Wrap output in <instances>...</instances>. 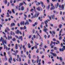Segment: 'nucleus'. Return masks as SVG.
I'll return each mask as SVG.
<instances>
[{
    "instance_id": "obj_1",
    "label": "nucleus",
    "mask_w": 65,
    "mask_h": 65,
    "mask_svg": "<svg viewBox=\"0 0 65 65\" xmlns=\"http://www.w3.org/2000/svg\"><path fill=\"white\" fill-rule=\"evenodd\" d=\"M1 39H0V40L1 41H2V43H3V45H4V49H5V48H6V45L5 44H4V43H5L6 44L7 43V42H6V41L4 40V39H3V38H2V37H1Z\"/></svg>"
},
{
    "instance_id": "obj_2",
    "label": "nucleus",
    "mask_w": 65,
    "mask_h": 65,
    "mask_svg": "<svg viewBox=\"0 0 65 65\" xmlns=\"http://www.w3.org/2000/svg\"><path fill=\"white\" fill-rule=\"evenodd\" d=\"M38 15H39V13H36L32 17V18H37Z\"/></svg>"
},
{
    "instance_id": "obj_3",
    "label": "nucleus",
    "mask_w": 65,
    "mask_h": 65,
    "mask_svg": "<svg viewBox=\"0 0 65 65\" xmlns=\"http://www.w3.org/2000/svg\"><path fill=\"white\" fill-rule=\"evenodd\" d=\"M47 17L48 18L50 19V20H51V18H52V19H54V18H55V15H51V17L49 16V15H48Z\"/></svg>"
},
{
    "instance_id": "obj_4",
    "label": "nucleus",
    "mask_w": 65,
    "mask_h": 65,
    "mask_svg": "<svg viewBox=\"0 0 65 65\" xmlns=\"http://www.w3.org/2000/svg\"><path fill=\"white\" fill-rule=\"evenodd\" d=\"M10 58L9 59V62L10 63H11V61H12V57L10 56Z\"/></svg>"
},
{
    "instance_id": "obj_5",
    "label": "nucleus",
    "mask_w": 65,
    "mask_h": 65,
    "mask_svg": "<svg viewBox=\"0 0 65 65\" xmlns=\"http://www.w3.org/2000/svg\"><path fill=\"white\" fill-rule=\"evenodd\" d=\"M59 8H61L63 10H64V5H62L61 6H60V5L59 6Z\"/></svg>"
},
{
    "instance_id": "obj_6",
    "label": "nucleus",
    "mask_w": 65,
    "mask_h": 65,
    "mask_svg": "<svg viewBox=\"0 0 65 65\" xmlns=\"http://www.w3.org/2000/svg\"><path fill=\"white\" fill-rule=\"evenodd\" d=\"M50 54H52L54 57H57V54H56L55 53H54L52 52H51Z\"/></svg>"
},
{
    "instance_id": "obj_7",
    "label": "nucleus",
    "mask_w": 65,
    "mask_h": 65,
    "mask_svg": "<svg viewBox=\"0 0 65 65\" xmlns=\"http://www.w3.org/2000/svg\"><path fill=\"white\" fill-rule=\"evenodd\" d=\"M29 23L28 20H26V22L25 23V25H29Z\"/></svg>"
},
{
    "instance_id": "obj_8",
    "label": "nucleus",
    "mask_w": 65,
    "mask_h": 65,
    "mask_svg": "<svg viewBox=\"0 0 65 65\" xmlns=\"http://www.w3.org/2000/svg\"><path fill=\"white\" fill-rule=\"evenodd\" d=\"M17 59H16V60L17 61H19V59L20 58V56L19 55H17Z\"/></svg>"
},
{
    "instance_id": "obj_9",
    "label": "nucleus",
    "mask_w": 65,
    "mask_h": 65,
    "mask_svg": "<svg viewBox=\"0 0 65 65\" xmlns=\"http://www.w3.org/2000/svg\"><path fill=\"white\" fill-rule=\"evenodd\" d=\"M55 9V7H54V6H53L52 7H51L50 8V10H54Z\"/></svg>"
},
{
    "instance_id": "obj_10",
    "label": "nucleus",
    "mask_w": 65,
    "mask_h": 65,
    "mask_svg": "<svg viewBox=\"0 0 65 65\" xmlns=\"http://www.w3.org/2000/svg\"><path fill=\"white\" fill-rule=\"evenodd\" d=\"M41 7H38L37 8V10H38L39 11H40V8Z\"/></svg>"
},
{
    "instance_id": "obj_11",
    "label": "nucleus",
    "mask_w": 65,
    "mask_h": 65,
    "mask_svg": "<svg viewBox=\"0 0 65 65\" xmlns=\"http://www.w3.org/2000/svg\"><path fill=\"white\" fill-rule=\"evenodd\" d=\"M45 23L46 26L47 27H48V26L47 25V23H48V21H47V20H46V21H44Z\"/></svg>"
},
{
    "instance_id": "obj_12",
    "label": "nucleus",
    "mask_w": 65,
    "mask_h": 65,
    "mask_svg": "<svg viewBox=\"0 0 65 65\" xmlns=\"http://www.w3.org/2000/svg\"><path fill=\"white\" fill-rule=\"evenodd\" d=\"M19 32H20V31L18 29L17 30V31H15V33L17 34H19Z\"/></svg>"
},
{
    "instance_id": "obj_13",
    "label": "nucleus",
    "mask_w": 65,
    "mask_h": 65,
    "mask_svg": "<svg viewBox=\"0 0 65 65\" xmlns=\"http://www.w3.org/2000/svg\"><path fill=\"white\" fill-rule=\"evenodd\" d=\"M21 10L22 11H23L25 10V9H24V7L23 6H22L21 7Z\"/></svg>"
},
{
    "instance_id": "obj_14",
    "label": "nucleus",
    "mask_w": 65,
    "mask_h": 65,
    "mask_svg": "<svg viewBox=\"0 0 65 65\" xmlns=\"http://www.w3.org/2000/svg\"><path fill=\"white\" fill-rule=\"evenodd\" d=\"M25 24V22L24 21H22L20 23V24L21 25H24Z\"/></svg>"
},
{
    "instance_id": "obj_15",
    "label": "nucleus",
    "mask_w": 65,
    "mask_h": 65,
    "mask_svg": "<svg viewBox=\"0 0 65 65\" xmlns=\"http://www.w3.org/2000/svg\"><path fill=\"white\" fill-rule=\"evenodd\" d=\"M24 53H26V51H27V50L26 49V48H24Z\"/></svg>"
},
{
    "instance_id": "obj_16",
    "label": "nucleus",
    "mask_w": 65,
    "mask_h": 65,
    "mask_svg": "<svg viewBox=\"0 0 65 65\" xmlns=\"http://www.w3.org/2000/svg\"><path fill=\"white\" fill-rule=\"evenodd\" d=\"M15 48L16 50H17L18 48V44H17L15 46Z\"/></svg>"
},
{
    "instance_id": "obj_17",
    "label": "nucleus",
    "mask_w": 65,
    "mask_h": 65,
    "mask_svg": "<svg viewBox=\"0 0 65 65\" xmlns=\"http://www.w3.org/2000/svg\"><path fill=\"white\" fill-rule=\"evenodd\" d=\"M8 39H12V37L11 36H8Z\"/></svg>"
},
{
    "instance_id": "obj_18",
    "label": "nucleus",
    "mask_w": 65,
    "mask_h": 65,
    "mask_svg": "<svg viewBox=\"0 0 65 65\" xmlns=\"http://www.w3.org/2000/svg\"><path fill=\"white\" fill-rule=\"evenodd\" d=\"M38 61H39V57L38 56H37V63H38Z\"/></svg>"
},
{
    "instance_id": "obj_19",
    "label": "nucleus",
    "mask_w": 65,
    "mask_h": 65,
    "mask_svg": "<svg viewBox=\"0 0 65 65\" xmlns=\"http://www.w3.org/2000/svg\"><path fill=\"white\" fill-rule=\"evenodd\" d=\"M59 59L60 60V62H62L63 61V59L62 58L60 57L59 58Z\"/></svg>"
},
{
    "instance_id": "obj_20",
    "label": "nucleus",
    "mask_w": 65,
    "mask_h": 65,
    "mask_svg": "<svg viewBox=\"0 0 65 65\" xmlns=\"http://www.w3.org/2000/svg\"><path fill=\"white\" fill-rule=\"evenodd\" d=\"M23 5V3H20L19 4V7H21V6H22V5Z\"/></svg>"
},
{
    "instance_id": "obj_21",
    "label": "nucleus",
    "mask_w": 65,
    "mask_h": 65,
    "mask_svg": "<svg viewBox=\"0 0 65 65\" xmlns=\"http://www.w3.org/2000/svg\"><path fill=\"white\" fill-rule=\"evenodd\" d=\"M34 48H35L36 49H37V46L36 45H35V46H34Z\"/></svg>"
},
{
    "instance_id": "obj_22",
    "label": "nucleus",
    "mask_w": 65,
    "mask_h": 65,
    "mask_svg": "<svg viewBox=\"0 0 65 65\" xmlns=\"http://www.w3.org/2000/svg\"><path fill=\"white\" fill-rule=\"evenodd\" d=\"M12 40L13 41H15L16 40V39L15 38H13L12 39Z\"/></svg>"
},
{
    "instance_id": "obj_23",
    "label": "nucleus",
    "mask_w": 65,
    "mask_h": 65,
    "mask_svg": "<svg viewBox=\"0 0 65 65\" xmlns=\"http://www.w3.org/2000/svg\"><path fill=\"white\" fill-rule=\"evenodd\" d=\"M44 31L45 32H46V31H47V28H46L45 29H44Z\"/></svg>"
},
{
    "instance_id": "obj_24",
    "label": "nucleus",
    "mask_w": 65,
    "mask_h": 65,
    "mask_svg": "<svg viewBox=\"0 0 65 65\" xmlns=\"http://www.w3.org/2000/svg\"><path fill=\"white\" fill-rule=\"evenodd\" d=\"M50 5H48V6H47V9H50Z\"/></svg>"
},
{
    "instance_id": "obj_25",
    "label": "nucleus",
    "mask_w": 65,
    "mask_h": 65,
    "mask_svg": "<svg viewBox=\"0 0 65 65\" xmlns=\"http://www.w3.org/2000/svg\"><path fill=\"white\" fill-rule=\"evenodd\" d=\"M11 25L12 26H15V24L14 23H12L11 24Z\"/></svg>"
},
{
    "instance_id": "obj_26",
    "label": "nucleus",
    "mask_w": 65,
    "mask_h": 65,
    "mask_svg": "<svg viewBox=\"0 0 65 65\" xmlns=\"http://www.w3.org/2000/svg\"><path fill=\"white\" fill-rule=\"evenodd\" d=\"M23 38V37L22 36H20L19 37V38H18V39H22Z\"/></svg>"
},
{
    "instance_id": "obj_27",
    "label": "nucleus",
    "mask_w": 65,
    "mask_h": 65,
    "mask_svg": "<svg viewBox=\"0 0 65 65\" xmlns=\"http://www.w3.org/2000/svg\"><path fill=\"white\" fill-rule=\"evenodd\" d=\"M62 24H60L59 25V28H61L62 27Z\"/></svg>"
},
{
    "instance_id": "obj_28",
    "label": "nucleus",
    "mask_w": 65,
    "mask_h": 65,
    "mask_svg": "<svg viewBox=\"0 0 65 65\" xmlns=\"http://www.w3.org/2000/svg\"><path fill=\"white\" fill-rule=\"evenodd\" d=\"M7 14L8 15L6 16L7 17H9V13H8V12H7Z\"/></svg>"
},
{
    "instance_id": "obj_29",
    "label": "nucleus",
    "mask_w": 65,
    "mask_h": 65,
    "mask_svg": "<svg viewBox=\"0 0 65 65\" xmlns=\"http://www.w3.org/2000/svg\"><path fill=\"white\" fill-rule=\"evenodd\" d=\"M42 7H44L43 8L44 9V8H45V6H44V4H43V5H42Z\"/></svg>"
},
{
    "instance_id": "obj_30",
    "label": "nucleus",
    "mask_w": 65,
    "mask_h": 65,
    "mask_svg": "<svg viewBox=\"0 0 65 65\" xmlns=\"http://www.w3.org/2000/svg\"><path fill=\"white\" fill-rule=\"evenodd\" d=\"M12 12L13 13H15V11H14V9H12Z\"/></svg>"
},
{
    "instance_id": "obj_31",
    "label": "nucleus",
    "mask_w": 65,
    "mask_h": 65,
    "mask_svg": "<svg viewBox=\"0 0 65 65\" xmlns=\"http://www.w3.org/2000/svg\"><path fill=\"white\" fill-rule=\"evenodd\" d=\"M50 33H51V34H52V36H55V35H53V33H52V31H50Z\"/></svg>"
},
{
    "instance_id": "obj_32",
    "label": "nucleus",
    "mask_w": 65,
    "mask_h": 65,
    "mask_svg": "<svg viewBox=\"0 0 65 65\" xmlns=\"http://www.w3.org/2000/svg\"><path fill=\"white\" fill-rule=\"evenodd\" d=\"M15 52L16 54H17V53H19V51L18 50H16L15 51Z\"/></svg>"
},
{
    "instance_id": "obj_33",
    "label": "nucleus",
    "mask_w": 65,
    "mask_h": 65,
    "mask_svg": "<svg viewBox=\"0 0 65 65\" xmlns=\"http://www.w3.org/2000/svg\"><path fill=\"white\" fill-rule=\"evenodd\" d=\"M54 50H57V47H54Z\"/></svg>"
},
{
    "instance_id": "obj_34",
    "label": "nucleus",
    "mask_w": 65,
    "mask_h": 65,
    "mask_svg": "<svg viewBox=\"0 0 65 65\" xmlns=\"http://www.w3.org/2000/svg\"><path fill=\"white\" fill-rule=\"evenodd\" d=\"M4 56H5V57H6V53L4 52Z\"/></svg>"
},
{
    "instance_id": "obj_35",
    "label": "nucleus",
    "mask_w": 65,
    "mask_h": 65,
    "mask_svg": "<svg viewBox=\"0 0 65 65\" xmlns=\"http://www.w3.org/2000/svg\"><path fill=\"white\" fill-rule=\"evenodd\" d=\"M24 16L25 18H27V15H26V14H24Z\"/></svg>"
},
{
    "instance_id": "obj_36",
    "label": "nucleus",
    "mask_w": 65,
    "mask_h": 65,
    "mask_svg": "<svg viewBox=\"0 0 65 65\" xmlns=\"http://www.w3.org/2000/svg\"><path fill=\"white\" fill-rule=\"evenodd\" d=\"M28 56L29 59H31V55H30V54H29L28 55Z\"/></svg>"
},
{
    "instance_id": "obj_37",
    "label": "nucleus",
    "mask_w": 65,
    "mask_h": 65,
    "mask_svg": "<svg viewBox=\"0 0 65 65\" xmlns=\"http://www.w3.org/2000/svg\"><path fill=\"white\" fill-rule=\"evenodd\" d=\"M6 29L8 31H10V29H9V27H7Z\"/></svg>"
},
{
    "instance_id": "obj_38",
    "label": "nucleus",
    "mask_w": 65,
    "mask_h": 65,
    "mask_svg": "<svg viewBox=\"0 0 65 65\" xmlns=\"http://www.w3.org/2000/svg\"><path fill=\"white\" fill-rule=\"evenodd\" d=\"M46 37H47V36H46V35H45L44 36V37L45 38V39H46Z\"/></svg>"
},
{
    "instance_id": "obj_39",
    "label": "nucleus",
    "mask_w": 65,
    "mask_h": 65,
    "mask_svg": "<svg viewBox=\"0 0 65 65\" xmlns=\"http://www.w3.org/2000/svg\"><path fill=\"white\" fill-rule=\"evenodd\" d=\"M40 19H42V17H39L38 18L39 20Z\"/></svg>"
},
{
    "instance_id": "obj_40",
    "label": "nucleus",
    "mask_w": 65,
    "mask_h": 65,
    "mask_svg": "<svg viewBox=\"0 0 65 65\" xmlns=\"http://www.w3.org/2000/svg\"><path fill=\"white\" fill-rule=\"evenodd\" d=\"M40 3L41 4V5H42L43 4H44L43 3V2H40Z\"/></svg>"
},
{
    "instance_id": "obj_41",
    "label": "nucleus",
    "mask_w": 65,
    "mask_h": 65,
    "mask_svg": "<svg viewBox=\"0 0 65 65\" xmlns=\"http://www.w3.org/2000/svg\"><path fill=\"white\" fill-rule=\"evenodd\" d=\"M37 51H36L37 53H39V51H38V49L37 50Z\"/></svg>"
},
{
    "instance_id": "obj_42",
    "label": "nucleus",
    "mask_w": 65,
    "mask_h": 65,
    "mask_svg": "<svg viewBox=\"0 0 65 65\" xmlns=\"http://www.w3.org/2000/svg\"><path fill=\"white\" fill-rule=\"evenodd\" d=\"M13 55H15V57H16L17 56V53H13L12 54Z\"/></svg>"
},
{
    "instance_id": "obj_43",
    "label": "nucleus",
    "mask_w": 65,
    "mask_h": 65,
    "mask_svg": "<svg viewBox=\"0 0 65 65\" xmlns=\"http://www.w3.org/2000/svg\"><path fill=\"white\" fill-rule=\"evenodd\" d=\"M24 32H25V31H23V37H24V36H25V34H24Z\"/></svg>"
},
{
    "instance_id": "obj_44",
    "label": "nucleus",
    "mask_w": 65,
    "mask_h": 65,
    "mask_svg": "<svg viewBox=\"0 0 65 65\" xmlns=\"http://www.w3.org/2000/svg\"><path fill=\"white\" fill-rule=\"evenodd\" d=\"M19 14L20 15H22L23 14V13H19Z\"/></svg>"
},
{
    "instance_id": "obj_45",
    "label": "nucleus",
    "mask_w": 65,
    "mask_h": 65,
    "mask_svg": "<svg viewBox=\"0 0 65 65\" xmlns=\"http://www.w3.org/2000/svg\"><path fill=\"white\" fill-rule=\"evenodd\" d=\"M9 3L8 2V4H7V6L8 7L9 6Z\"/></svg>"
},
{
    "instance_id": "obj_46",
    "label": "nucleus",
    "mask_w": 65,
    "mask_h": 65,
    "mask_svg": "<svg viewBox=\"0 0 65 65\" xmlns=\"http://www.w3.org/2000/svg\"><path fill=\"white\" fill-rule=\"evenodd\" d=\"M29 22H30V23H31V22H32V20L30 19H29Z\"/></svg>"
},
{
    "instance_id": "obj_47",
    "label": "nucleus",
    "mask_w": 65,
    "mask_h": 65,
    "mask_svg": "<svg viewBox=\"0 0 65 65\" xmlns=\"http://www.w3.org/2000/svg\"><path fill=\"white\" fill-rule=\"evenodd\" d=\"M52 34L53 33V34H54L53 35H54V34H55V33H56V32H55L54 31H52Z\"/></svg>"
},
{
    "instance_id": "obj_48",
    "label": "nucleus",
    "mask_w": 65,
    "mask_h": 65,
    "mask_svg": "<svg viewBox=\"0 0 65 65\" xmlns=\"http://www.w3.org/2000/svg\"><path fill=\"white\" fill-rule=\"evenodd\" d=\"M33 58L34 59H35L36 58V56L35 55H34L33 56Z\"/></svg>"
},
{
    "instance_id": "obj_49",
    "label": "nucleus",
    "mask_w": 65,
    "mask_h": 65,
    "mask_svg": "<svg viewBox=\"0 0 65 65\" xmlns=\"http://www.w3.org/2000/svg\"><path fill=\"white\" fill-rule=\"evenodd\" d=\"M62 37H60L59 38V40H61V39H62Z\"/></svg>"
},
{
    "instance_id": "obj_50",
    "label": "nucleus",
    "mask_w": 65,
    "mask_h": 65,
    "mask_svg": "<svg viewBox=\"0 0 65 65\" xmlns=\"http://www.w3.org/2000/svg\"><path fill=\"white\" fill-rule=\"evenodd\" d=\"M65 64V63L63 61L62 62V65H64Z\"/></svg>"
},
{
    "instance_id": "obj_51",
    "label": "nucleus",
    "mask_w": 65,
    "mask_h": 65,
    "mask_svg": "<svg viewBox=\"0 0 65 65\" xmlns=\"http://www.w3.org/2000/svg\"><path fill=\"white\" fill-rule=\"evenodd\" d=\"M13 61L14 62H15V59L14 58H13Z\"/></svg>"
},
{
    "instance_id": "obj_52",
    "label": "nucleus",
    "mask_w": 65,
    "mask_h": 65,
    "mask_svg": "<svg viewBox=\"0 0 65 65\" xmlns=\"http://www.w3.org/2000/svg\"><path fill=\"white\" fill-rule=\"evenodd\" d=\"M24 28H23L22 27H20V29L21 30H23V29H24Z\"/></svg>"
},
{
    "instance_id": "obj_53",
    "label": "nucleus",
    "mask_w": 65,
    "mask_h": 65,
    "mask_svg": "<svg viewBox=\"0 0 65 65\" xmlns=\"http://www.w3.org/2000/svg\"><path fill=\"white\" fill-rule=\"evenodd\" d=\"M47 43L48 44H50V41H49V40H47Z\"/></svg>"
},
{
    "instance_id": "obj_54",
    "label": "nucleus",
    "mask_w": 65,
    "mask_h": 65,
    "mask_svg": "<svg viewBox=\"0 0 65 65\" xmlns=\"http://www.w3.org/2000/svg\"><path fill=\"white\" fill-rule=\"evenodd\" d=\"M31 35H30L28 37V38L30 39L31 37Z\"/></svg>"
},
{
    "instance_id": "obj_55",
    "label": "nucleus",
    "mask_w": 65,
    "mask_h": 65,
    "mask_svg": "<svg viewBox=\"0 0 65 65\" xmlns=\"http://www.w3.org/2000/svg\"><path fill=\"white\" fill-rule=\"evenodd\" d=\"M7 0H6L5 2V4H7Z\"/></svg>"
},
{
    "instance_id": "obj_56",
    "label": "nucleus",
    "mask_w": 65,
    "mask_h": 65,
    "mask_svg": "<svg viewBox=\"0 0 65 65\" xmlns=\"http://www.w3.org/2000/svg\"><path fill=\"white\" fill-rule=\"evenodd\" d=\"M20 33V34L21 35H22V32H21V31H19V33Z\"/></svg>"
},
{
    "instance_id": "obj_57",
    "label": "nucleus",
    "mask_w": 65,
    "mask_h": 65,
    "mask_svg": "<svg viewBox=\"0 0 65 65\" xmlns=\"http://www.w3.org/2000/svg\"><path fill=\"white\" fill-rule=\"evenodd\" d=\"M50 25L51 26V27H53V26H54V25L52 24H51Z\"/></svg>"
},
{
    "instance_id": "obj_58",
    "label": "nucleus",
    "mask_w": 65,
    "mask_h": 65,
    "mask_svg": "<svg viewBox=\"0 0 65 65\" xmlns=\"http://www.w3.org/2000/svg\"><path fill=\"white\" fill-rule=\"evenodd\" d=\"M7 30L6 29H5V32H6V33H7Z\"/></svg>"
},
{
    "instance_id": "obj_59",
    "label": "nucleus",
    "mask_w": 65,
    "mask_h": 65,
    "mask_svg": "<svg viewBox=\"0 0 65 65\" xmlns=\"http://www.w3.org/2000/svg\"><path fill=\"white\" fill-rule=\"evenodd\" d=\"M63 43H61V47H62V46H63Z\"/></svg>"
},
{
    "instance_id": "obj_60",
    "label": "nucleus",
    "mask_w": 65,
    "mask_h": 65,
    "mask_svg": "<svg viewBox=\"0 0 65 65\" xmlns=\"http://www.w3.org/2000/svg\"><path fill=\"white\" fill-rule=\"evenodd\" d=\"M59 3H57V7H58L59 6Z\"/></svg>"
},
{
    "instance_id": "obj_61",
    "label": "nucleus",
    "mask_w": 65,
    "mask_h": 65,
    "mask_svg": "<svg viewBox=\"0 0 65 65\" xmlns=\"http://www.w3.org/2000/svg\"><path fill=\"white\" fill-rule=\"evenodd\" d=\"M35 38H36V39H38V37L37 36H36Z\"/></svg>"
},
{
    "instance_id": "obj_62",
    "label": "nucleus",
    "mask_w": 65,
    "mask_h": 65,
    "mask_svg": "<svg viewBox=\"0 0 65 65\" xmlns=\"http://www.w3.org/2000/svg\"><path fill=\"white\" fill-rule=\"evenodd\" d=\"M11 30H14V27L12 28Z\"/></svg>"
},
{
    "instance_id": "obj_63",
    "label": "nucleus",
    "mask_w": 65,
    "mask_h": 65,
    "mask_svg": "<svg viewBox=\"0 0 65 65\" xmlns=\"http://www.w3.org/2000/svg\"><path fill=\"white\" fill-rule=\"evenodd\" d=\"M5 65H8V64L6 62L5 63Z\"/></svg>"
},
{
    "instance_id": "obj_64",
    "label": "nucleus",
    "mask_w": 65,
    "mask_h": 65,
    "mask_svg": "<svg viewBox=\"0 0 65 65\" xmlns=\"http://www.w3.org/2000/svg\"><path fill=\"white\" fill-rule=\"evenodd\" d=\"M24 65H28V64H27V63H25Z\"/></svg>"
}]
</instances>
